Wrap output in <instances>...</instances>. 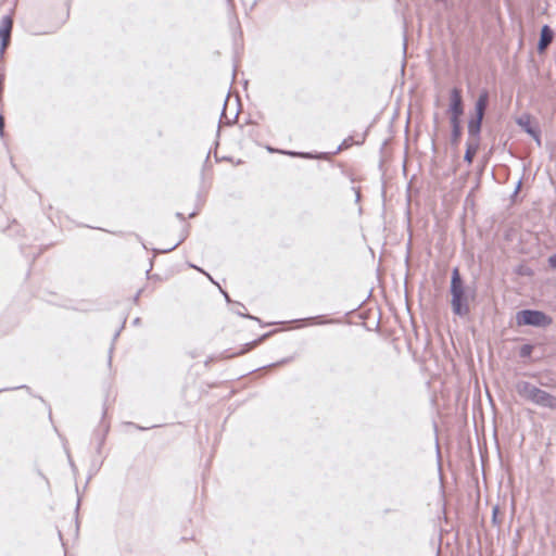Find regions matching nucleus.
I'll return each mask as SVG.
<instances>
[{"mask_svg": "<svg viewBox=\"0 0 556 556\" xmlns=\"http://www.w3.org/2000/svg\"><path fill=\"white\" fill-rule=\"evenodd\" d=\"M516 392L527 401L536 405L555 408L556 399L544 390L536 388L534 384L527 381H519L516 384Z\"/></svg>", "mask_w": 556, "mask_h": 556, "instance_id": "obj_1", "label": "nucleus"}, {"mask_svg": "<svg viewBox=\"0 0 556 556\" xmlns=\"http://www.w3.org/2000/svg\"><path fill=\"white\" fill-rule=\"evenodd\" d=\"M488 101H489V94H488V91H482L476 102V115H479L480 117H483L484 116V111H485V108L488 105Z\"/></svg>", "mask_w": 556, "mask_h": 556, "instance_id": "obj_10", "label": "nucleus"}, {"mask_svg": "<svg viewBox=\"0 0 556 556\" xmlns=\"http://www.w3.org/2000/svg\"><path fill=\"white\" fill-rule=\"evenodd\" d=\"M548 264L552 268L556 269V253L548 257Z\"/></svg>", "mask_w": 556, "mask_h": 556, "instance_id": "obj_12", "label": "nucleus"}, {"mask_svg": "<svg viewBox=\"0 0 556 556\" xmlns=\"http://www.w3.org/2000/svg\"><path fill=\"white\" fill-rule=\"evenodd\" d=\"M482 119H483V117L476 115L475 118L469 121V123H468L469 138H479Z\"/></svg>", "mask_w": 556, "mask_h": 556, "instance_id": "obj_9", "label": "nucleus"}, {"mask_svg": "<svg viewBox=\"0 0 556 556\" xmlns=\"http://www.w3.org/2000/svg\"><path fill=\"white\" fill-rule=\"evenodd\" d=\"M453 136L457 139L460 136V119H456L455 122H451Z\"/></svg>", "mask_w": 556, "mask_h": 556, "instance_id": "obj_11", "label": "nucleus"}, {"mask_svg": "<svg viewBox=\"0 0 556 556\" xmlns=\"http://www.w3.org/2000/svg\"><path fill=\"white\" fill-rule=\"evenodd\" d=\"M517 124L527 132L529 134L535 141L536 143L540 146L541 144V139H540V131L538 129V126L535 123H533L532 118L530 115L528 114H525L522 116H520L518 119H517Z\"/></svg>", "mask_w": 556, "mask_h": 556, "instance_id": "obj_5", "label": "nucleus"}, {"mask_svg": "<svg viewBox=\"0 0 556 556\" xmlns=\"http://www.w3.org/2000/svg\"><path fill=\"white\" fill-rule=\"evenodd\" d=\"M531 352V346L530 345H525L522 346L521 349V355L522 356H528Z\"/></svg>", "mask_w": 556, "mask_h": 556, "instance_id": "obj_13", "label": "nucleus"}, {"mask_svg": "<svg viewBox=\"0 0 556 556\" xmlns=\"http://www.w3.org/2000/svg\"><path fill=\"white\" fill-rule=\"evenodd\" d=\"M478 149H479V138H469L467 141V149H466V153H465V160L468 163L472 162L473 156L476 155Z\"/></svg>", "mask_w": 556, "mask_h": 556, "instance_id": "obj_8", "label": "nucleus"}, {"mask_svg": "<svg viewBox=\"0 0 556 556\" xmlns=\"http://www.w3.org/2000/svg\"><path fill=\"white\" fill-rule=\"evenodd\" d=\"M518 325L544 326L549 323L545 314L539 311L525 309L517 314Z\"/></svg>", "mask_w": 556, "mask_h": 556, "instance_id": "obj_3", "label": "nucleus"}, {"mask_svg": "<svg viewBox=\"0 0 556 556\" xmlns=\"http://www.w3.org/2000/svg\"><path fill=\"white\" fill-rule=\"evenodd\" d=\"M288 154L290 155H300V156H308L307 154H302V153H294V152H288Z\"/></svg>", "mask_w": 556, "mask_h": 556, "instance_id": "obj_15", "label": "nucleus"}, {"mask_svg": "<svg viewBox=\"0 0 556 556\" xmlns=\"http://www.w3.org/2000/svg\"><path fill=\"white\" fill-rule=\"evenodd\" d=\"M553 40V31L547 25H544L541 29V37L538 45L539 51H544L546 47L552 42Z\"/></svg>", "mask_w": 556, "mask_h": 556, "instance_id": "obj_7", "label": "nucleus"}, {"mask_svg": "<svg viewBox=\"0 0 556 556\" xmlns=\"http://www.w3.org/2000/svg\"><path fill=\"white\" fill-rule=\"evenodd\" d=\"M12 24V18L9 15L3 16L0 21V54L4 52L9 45Z\"/></svg>", "mask_w": 556, "mask_h": 556, "instance_id": "obj_6", "label": "nucleus"}, {"mask_svg": "<svg viewBox=\"0 0 556 556\" xmlns=\"http://www.w3.org/2000/svg\"><path fill=\"white\" fill-rule=\"evenodd\" d=\"M448 113H450V121L455 122V123H456V119H460V116L464 113L462 94H460V91L456 88H454L451 91Z\"/></svg>", "mask_w": 556, "mask_h": 556, "instance_id": "obj_4", "label": "nucleus"}, {"mask_svg": "<svg viewBox=\"0 0 556 556\" xmlns=\"http://www.w3.org/2000/svg\"><path fill=\"white\" fill-rule=\"evenodd\" d=\"M452 309L456 315H467L469 308L465 298V290L457 268L453 270L451 281Z\"/></svg>", "mask_w": 556, "mask_h": 556, "instance_id": "obj_2", "label": "nucleus"}, {"mask_svg": "<svg viewBox=\"0 0 556 556\" xmlns=\"http://www.w3.org/2000/svg\"><path fill=\"white\" fill-rule=\"evenodd\" d=\"M4 121L3 117L0 116V136H3Z\"/></svg>", "mask_w": 556, "mask_h": 556, "instance_id": "obj_14", "label": "nucleus"}]
</instances>
